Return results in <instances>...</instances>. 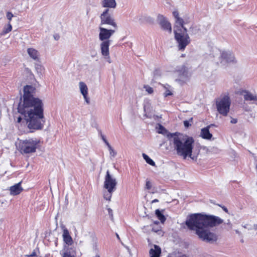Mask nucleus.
<instances>
[{
	"instance_id": "1",
	"label": "nucleus",
	"mask_w": 257,
	"mask_h": 257,
	"mask_svg": "<svg viewBox=\"0 0 257 257\" xmlns=\"http://www.w3.org/2000/svg\"><path fill=\"white\" fill-rule=\"evenodd\" d=\"M35 88L26 85L24 88L23 100L19 103L18 112L24 117L30 130H39L44 127V104L41 99L33 96Z\"/></svg>"
},
{
	"instance_id": "2",
	"label": "nucleus",
	"mask_w": 257,
	"mask_h": 257,
	"mask_svg": "<svg viewBox=\"0 0 257 257\" xmlns=\"http://www.w3.org/2000/svg\"><path fill=\"white\" fill-rule=\"evenodd\" d=\"M223 221L218 216L195 213L187 217L186 225L189 229L195 231L196 234L201 240L208 242H213L216 241L217 236L210 231L209 228L219 225Z\"/></svg>"
},
{
	"instance_id": "3",
	"label": "nucleus",
	"mask_w": 257,
	"mask_h": 257,
	"mask_svg": "<svg viewBox=\"0 0 257 257\" xmlns=\"http://www.w3.org/2000/svg\"><path fill=\"white\" fill-rule=\"evenodd\" d=\"M171 142L178 156L183 159L189 158L192 160H197L200 151L195 147V141L192 137L173 134Z\"/></svg>"
},
{
	"instance_id": "4",
	"label": "nucleus",
	"mask_w": 257,
	"mask_h": 257,
	"mask_svg": "<svg viewBox=\"0 0 257 257\" xmlns=\"http://www.w3.org/2000/svg\"><path fill=\"white\" fill-rule=\"evenodd\" d=\"M173 15L175 19L174 27L175 39L178 44L179 50L184 51L191 42L190 37L187 34V29L184 27V25L189 23V18L180 17L177 11H173Z\"/></svg>"
},
{
	"instance_id": "5",
	"label": "nucleus",
	"mask_w": 257,
	"mask_h": 257,
	"mask_svg": "<svg viewBox=\"0 0 257 257\" xmlns=\"http://www.w3.org/2000/svg\"><path fill=\"white\" fill-rule=\"evenodd\" d=\"M39 141L34 138L20 141L19 148L22 154H29L36 152Z\"/></svg>"
},
{
	"instance_id": "6",
	"label": "nucleus",
	"mask_w": 257,
	"mask_h": 257,
	"mask_svg": "<svg viewBox=\"0 0 257 257\" xmlns=\"http://www.w3.org/2000/svg\"><path fill=\"white\" fill-rule=\"evenodd\" d=\"M215 54L218 55V60H216L217 64L225 66L227 64H235L237 63L234 55L230 51H219L216 50Z\"/></svg>"
},
{
	"instance_id": "7",
	"label": "nucleus",
	"mask_w": 257,
	"mask_h": 257,
	"mask_svg": "<svg viewBox=\"0 0 257 257\" xmlns=\"http://www.w3.org/2000/svg\"><path fill=\"white\" fill-rule=\"evenodd\" d=\"M175 73L177 76L175 81L180 85H183L189 81L191 77V74L188 69L184 65L178 67Z\"/></svg>"
},
{
	"instance_id": "8",
	"label": "nucleus",
	"mask_w": 257,
	"mask_h": 257,
	"mask_svg": "<svg viewBox=\"0 0 257 257\" xmlns=\"http://www.w3.org/2000/svg\"><path fill=\"white\" fill-rule=\"evenodd\" d=\"M230 100L228 96L223 97L216 101V107L219 113L224 116L227 115L230 108Z\"/></svg>"
},
{
	"instance_id": "9",
	"label": "nucleus",
	"mask_w": 257,
	"mask_h": 257,
	"mask_svg": "<svg viewBox=\"0 0 257 257\" xmlns=\"http://www.w3.org/2000/svg\"><path fill=\"white\" fill-rule=\"evenodd\" d=\"M109 11L108 9H106L100 15L101 24L109 25L112 26L115 29H116L117 28V24L114 19L110 16Z\"/></svg>"
},
{
	"instance_id": "10",
	"label": "nucleus",
	"mask_w": 257,
	"mask_h": 257,
	"mask_svg": "<svg viewBox=\"0 0 257 257\" xmlns=\"http://www.w3.org/2000/svg\"><path fill=\"white\" fill-rule=\"evenodd\" d=\"M117 181L116 179L111 175L108 170L107 171L105 176L104 182V188L106 190H116Z\"/></svg>"
},
{
	"instance_id": "11",
	"label": "nucleus",
	"mask_w": 257,
	"mask_h": 257,
	"mask_svg": "<svg viewBox=\"0 0 257 257\" xmlns=\"http://www.w3.org/2000/svg\"><path fill=\"white\" fill-rule=\"evenodd\" d=\"M99 39L102 42L110 41L109 39L115 33V30L107 29L103 27H99Z\"/></svg>"
},
{
	"instance_id": "12",
	"label": "nucleus",
	"mask_w": 257,
	"mask_h": 257,
	"mask_svg": "<svg viewBox=\"0 0 257 257\" xmlns=\"http://www.w3.org/2000/svg\"><path fill=\"white\" fill-rule=\"evenodd\" d=\"M157 21L163 30L171 33V25L165 17L162 15H158L157 16Z\"/></svg>"
},
{
	"instance_id": "13",
	"label": "nucleus",
	"mask_w": 257,
	"mask_h": 257,
	"mask_svg": "<svg viewBox=\"0 0 257 257\" xmlns=\"http://www.w3.org/2000/svg\"><path fill=\"white\" fill-rule=\"evenodd\" d=\"M110 44V41H105L102 42L100 44L101 53L104 58H109Z\"/></svg>"
},
{
	"instance_id": "14",
	"label": "nucleus",
	"mask_w": 257,
	"mask_h": 257,
	"mask_svg": "<svg viewBox=\"0 0 257 257\" xmlns=\"http://www.w3.org/2000/svg\"><path fill=\"white\" fill-rule=\"evenodd\" d=\"M244 100L251 101L252 103L257 105V95L246 90H243L241 93Z\"/></svg>"
},
{
	"instance_id": "15",
	"label": "nucleus",
	"mask_w": 257,
	"mask_h": 257,
	"mask_svg": "<svg viewBox=\"0 0 257 257\" xmlns=\"http://www.w3.org/2000/svg\"><path fill=\"white\" fill-rule=\"evenodd\" d=\"M23 189L21 186V182L16 184L10 188V194L12 195H17L19 194Z\"/></svg>"
},
{
	"instance_id": "16",
	"label": "nucleus",
	"mask_w": 257,
	"mask_h": 257,
	"mask_svg": "<svg viewBox=\"0 0 257 257\" xmlns=\"http://www.w3.org/2000/svg\"><path fill=\"white\" fill-rule=\"evenodd\" d=\"M27 53L29 57L35 61H39L40 54L39 52L33 48H29L27 49Z\"/></svg>"
},
{
	"instance_id": "17",
	"label": "nucleus",
	"mask_w": 257,
	"mask_h": 257,
	"mask_svg": "<svg viewBox=\"0 0 257 257\" xmlns=\"http://www.w3.org/2000/svg\"><path fill=\"white\" fill-rule=\"evenodd\" d=\"M103 8L106 9H115L116 7L115 0H102L101 2Z\"/></svg>"
},
{
	"instance_id": "18",
	"label": "nucleus",
	"mask_w": 257,
	"mask_h": 257,
	"mask_svg": "<svg viewBox=\"0 0 257 257\" xmlns=\"http://www.w3.org/2000/svg\"><path fill=\"white\" fill-rule=\"evenodd\" d=\"M161 253V249L157 245H152L149 251L150 257H160Z\"/></svg>"
},
{
	"instance_id": "19",
	"label": "nucleus",
	"mask_w": 257,
	"mask_h": 257,
	"mask_svg": "<svg viewBox=\"0 0 257 257\" xmlns=\"http://www.w3.org/2000/svg\"><path fill=\"white\" fill-rule=\"evenodd\" d=\"M211 125H208L207 126L204 127L201 129L200 133V136L204 139L210 140L212 135L209 132V128Z\"/></svg>"
},
{
	"instance_id": "20",
	"label": "nucleus",
	"mask_w": 257,
	"mask_h": 257,
	"mask_svg": "<svg viewBox=\"0 0 257 257\" xmlns=\"http://www.w3.org/2000/svg\"><path fill=\"white\" fill-rule=\"evenodd\" d=\"M63 238L64 241L68 244L71 243L72 241V238L69 234L68 230L66 228H64L63 231Z\"/></svg>"
},
{
	"instance_id": "21",
	"label": "nucleus",
	"mask_w": 257,
	"mask_h": 257,
	"mask_svg": "<svg viewBox=\"0 0 257 257\" xmlns=\"http://www.w3.org/2000/svg\"><path fill=\"white\" fill-rule=\"evenodd\" d=\"M79 87L81 93L83 97H86V95H88V88L86 84L83 82L79 83Z\"/></svg>"
},
{
	"instance_id": "22",
	"label": "nucleus",
	"mask_w": 257,
	"mask_h": 257,
	"mask_svg": "<svg viewBox=\"0 0 257 257\" xmlns=\"http://www.w3.org/2000/svg\"><path fill=\"white\" fill-rule=\"evenodd\" d=\"M162 86L165 90V91L164 93V95L165 97H167L173 94L172 87L171 86L168 84H162Z\"/></svg>"
},
{
	"instance_id": "23",
	"label": "nucleus",
	"mask_w": 257,
	"mask_h": 257,
	"mask_svg": "<svg viewBox=\"0 0 257 257\" xmlns=\"http://www.w3.org/2000/svg\"><path fill=\"white\" fill-rule=\"evenodd\" d=\"M35 67L37 73L40 76H42L44 74L45 72V68L41 64H36Z\"/></svg>"
},
{
	"instance_id": "24",
	"label": "nucleus",
	"mask_w": 257,
	"mask_h": 257,
	"mask_svg": "<svg viewBox=\"0 0 257 257\" xmlns=\"http://www.w3.org/2000/svg\"><path fill=\"white\" fill-rule=\"evenodd\" d=\"M156 215L158 218L161 221L162 223H164L166 220L165 216L160 211L159 209H157L155 211Z\"/></svg>"
},
{
	"instance_id": "25",
	"label": "nucleus",
	"mask_w": 257,
	"mask_h": 257,
	"mask_svg": "<svg viewBox=\"0 0 257 257\" xmlns=\"http://www.w3.org/2000/svg\"><path fill=\"white\" fill-rule=\"evenodd\" d=\"M103 193L104 198L108 201H110L112 196V193L114 191V190H106Z\"/></svg>"
},
{
	"instance_id": "26",
	"label": "nucleus",
	"mask_w": 257,
	"mask_h": 257,
	"mask_svg": "<svg viewBox=\"0 0 257 257\" xmlns=\"http://www.w3.org/2000/svg\"><path fill=\"white\" fill-rule=\"evenodd\" d=\"M143 157L148 164L152 166H155V163L154 162V161L152 159H151L147 155L143 153Z\"/></svg>"
},
{
	"instance_id": "27",
	"label": "nucleus",
	"mask_w": 257,
	"mask_h": 257,
	"mask_svg": "<svg viewBox=\"0 0 257 257\" xmlns=\"http://www.w3.org/2000/svg\"><path fill=\"white\" fill-rule=\"evenodd\" d=\"M242 227L244 228L247 229L248 230H253L255 232H252V233H255L257 234V225L254 224L251 225L249 224L242 225Z\"/></svg>"
},
{
	"instance_id": "28",
	"label": "nucleus",
	"mask_w": 257,
	"mask_h": 257,
	"mask_svg": "<svg viewBox=\"0 0 257 257\" xmlns=\"http://www.w3.org/2000/svg\"><path fill=\"white\" fill-rule=\"evenodd\" d=\"M107 147L109 152L110 158L111 159L114 158L116 155V152L112 148L110 144L107 146Z\"/></svg>"
},
{
	"instance_id": "29",
	"label": "nucleus",
	"mask_w": 257,
	"mask_h": 257,
	"mask_svg": "<svg viewBox=\"0 0 257 257\" xmlns=\"http://www.w3.org/2000/svg\"><path fill=\"white\" fill-rule=\"evenodd\" d=\"M144 88L148 94H152L154 92V89L148 85H145Z\"/></svg>"
},
{
	"instance_id": "30",
	"label": "nucleus",
	"mask_w": 257,
	"mask_h": 257,
	"mask_svg": "<svg viewBox=\"0 0 257 257\" xmlns=\"http://www.w3.org/2000/svg\"><path fill=\"white\" fill-rule=\"evenodd\" d=\"M12 30V26L11 24L10 23V22L8 23L7 27L4 28L3 31V34H6L10 32H11Z\"/></svg>"
},
{
	"instance_id": "31",
	"label": "nucleus",
	"mask_w": 257,
	"mask_h": 257,
	"mask_svg": "<svg viewBox=\"0 0 257 257\" xmlns=\"http://www.w3.org/2000/svg\"><path fill=\"white\" fill-rule=\"evenodd\" d=\"M151 188H152V183H151V181L147 179L146 182V188L148 190H150V189H151Z\"/></svg>"
},
{
	"instance_id": "32",
	"label": "nucleus",
	"mask_w": 257,
	"mask_h": 257,
	"mask_svg": "<svg viewBox=\"0 0 257 257\" xmlns=\"http://www.w3.org/2000/svg\"><path fill=\"white\" fill-rule=\"evenodd\" d=\"M6 16H7V19L9 21V22L10 23L11 21L12 20V19L14 17L13 14L11 12H8L7 13Z\"/></svg>"
},
{
	"instance_id": "33",
	"label": "nucleus",
	"mask_w": 257,
	"mask_h": 257,
	"mask_svg": "<svg viewBox=\"0 0 257 257\" xmlns=\"http://www.w3.org/2000/svg\"><path fill=\"white\" fill-rule=\"evenodd\" d=\"M166 130L165 128L161 125H159V128L158 130V133L159 134H164Z\"/></svg>"
},
{
	"instance_id": "34",
	"label": "nucleus",
	"mask_w": 257,
	"mask_h": 257,
	"mask_svg": "<svg viewBox=\"0 0 257 257\" xmlns=\"http://www.w3.org/2000/svg\"><path fill=\"white\" fill-rule=\"evenodd\" d=\"M101 138L102 139V140H103V141L104 142V143L105 144V145L106 146H108L109 145V143L108 142V141L106 140L105 136L103 135H101Z\"/></svg>"
},
{
	"instance_id": "35",
	"label": "nucleus",
	"mask_w": 257,
	"mask_h": 257,
	"mask_svg": "<svg viewBox=\"0 0 257 257\" xmlns=\"http://www.w3.org/2000/svg\"><path fill=\"white\" fill-rule=\"evenodd\" d=\"M184 124L186 127H188L189 125H190V124L189 123V121L187 120H185L184 121Z\"/></svg>"
},
{
	"instance_id": "36",
	"label": "nucleus",
	"mask_w": 257,
	"mask_h": 257,
	"mask_svg": "<svg viewBox=\"0 0 257 257\" xmlns=\"http://www.w3.org/2000/svg\"><path fill=\"white\" fill-rule=\"evenodd\" d=\"M84 97V99H85L86 102L87 103V104H89V99L88 97V95H86V97Z\"/></svg>"
},
{
	"instance_id": "37",
	"label": "nucleus",
	"mask_w": 257,
	"mask_h": 257,
	"mask_svg": "<svg viewBox=\"0 0 257 257\" xmlns=\"http://www.w3.org/2000/svg\"><path fill=\"white\" fill-rule=\"evenodd\" d=\"M144 109L145 112H147V111H148L149 107L146 104H144Z\"/></svg>"
},
{
	"instance_id": "38",
	"label": "nucleus",
	"mask_w": 257,
	"mask_h": 257,
	"mask_svg": "<svg viewBox=\"0 0 257 257\" xmlns=\"http://www.w3.org/2000/svg\"><path fill=\"white\" fill-rule=\"evenodd\" d=\"M63 257H75V256H72L68 253H65L64 254Z\"/></svg>"
},
{
	"instance_id": "39",
	"label": "nucleus",
	"mask_w": 257,
	"mask_h": 257,
	"mask_svg": "<svg viewBox=\"0 0 257 257\" xmlns=\"http://www.w3.org/2000/svg\"><path fill=\"white\" fill-rule=\"evenodd\" d=\"M230 122L231 123H236L237 122V119L235 118H232Z\"/></svg>"
},
{
	"instance_id": "40",
	"label": "nucleus",
	"mask_w": 257,
	"mask_h": 257,
	"mask_svg": "<svg viewBox=\"0 0 257 257\" xmlns=\"http://www.w3.org/2000/svg\"><path fill=\"white\" fill-rule=\"evenodd\" d=\"M21 120H22V117L21 116H19L17 118V122L18 123H20L21 121Z\"/></svg>"
},
{
	"instance_id": "41",
	"label": "nucleus",
	"mask_w": 257,
	"mask_h": 257,
	"mask_svg": "<svg viewBox=\"0 0 257 257\" xmlns=\"http://www.w3.org/2000/svg\"><path fill=\"white\" fill-rule=\"evenodd\" d=\"M227 224L228 225H229L230 228H232V224H231V223L229 221H228V222L227 223Z\"/></svg>"
},
{
	"instance_id": "42",
	"label": "nucleus",
	"mask_w": 257,
	"mask_h": 257,
	"mask_svg": "<svg viewBox=\"0 0 257 257\" xmlns=\"http://www.w3.org/2000/svg\"><path fill=\"white\" fill-rule=\"evenodd\" d=\"M223 210L226 212H228V209H227V208H226L225 207L223 206L222 207Z\"/></svg>"
},
{
	"instance_id": "43",
	"label": "nucleus",
	"mask_w": 257,
	"mask_h": 257,
	"mask_svg": "<svg viewBox=\"0 0 257 257\" xmlns=\"http://www.w3.org/2000/svg\"><path fill=\"white\" fill-rule=\"evenodd\" d=\"M105 59L107 60V62L109 63H110L111 62V60H110V56H109V58H105Z\"/></svg>"
},
{
	"instance_id": "44",
	"label": "nucleus",
	"mask_w": 257,
	"mask_h": 257,
	"mask_svg": "<svg viewBox=\"0 0 257 257\" xmlns=\"http://www.w3.org/2000/svg\"><path fill=\"white\" fill-rule=\"evenodd\" d=\"M235 231L237 234H240V232L238 230H235Z\"/></svg>"
},
{
	"instance_id": "45",
	"label": "nucleus",
	"mask_w": 257,
	"mask_h": 257,
	"mask_svg": "<svg viewBox=\"0 0 257 257\" xmlns=\"http://www.w3.org/2000/svg\"><path fill=\"white\" fill-rule=\"evenodd\" d=\"M116 235L117 238L118 239H120L119 236V235H118V234L117 233H116Z\"/></svg>"
},
{
	"instance_id": "46",
	"label": "nucleus",
	"mask_w": 257,
	"mask_h": 257,
	"mask_svg": "<svg viewBox=\"0 0 257 257\" xmlns=\"http://www.w3.org/2000/svg\"><path fill=\"white\" fill-rule=\"evenodd\" d=\"M35 253L34 252H33V253H32V254L30 255V256H35Z\"/></svg>"
},
{
	"instance_id": "47",
	"label": "nucleus",
	"mask_w": 257,
	"mask_h": 257,
	"mask_svg": "<svg viewBox=\"0 0 257 257\" xmlns=\"http://www.w3.org/2000/svg\"><path fill=\"white\" fill-rule=\"evenodd\" d=\"M158 200L157 199H155V200H154L153 201V202H158Z\"/></svg>"
},
{
	"instance_id": "48",
	"label": "nucleus",
	"mask_w": 257,
	"mask_h": 257,
	"mask_svg": "<svg viewBox=\"0 0 257 257\" xmlns=\"http://www.w3.org/2000/svg\"><path fill=\"white\" fill-rule=\"evenodd\" d=\"M147 19L150 21L152 20V18L151 17H148Z\"/></svg>"
},
{
	"instance_id": "49",
	"label": "nucleus",
	"mask_w": 257,
	"mask_h": 257,
	"mask_svg": "<svg viewBox=\"0 0 257 257\" xmlns=\"http://www.w3.org/2000/svg\"><path fill=\"white\" fill-rule=\"evenodd\" d=\"M112 211V210H111L110 208H109V209H108V211H109V212H110V211Z\"/></svg>"
},
{
	"instance_id": "50",
	"label": "nucleus",
	"mask_w": 257,
	"mask_h": 257,
	"mask_svg": "<svg viewBox=\"0 0 257 257\" xmlns=\"http://www.w3.org/2000/svg\"><path fill=\"white\" fill-rule=\"evenodd\" d=\"M95 257H100V256L98 255H96Z\"/></svg>"
},
{
	"instance_id": "51",
	"label": "nucleus",
	"mask_w": 257,
	"mask_h": 257,
	"mask_svg": "<svg viewBox=\"0 0 257 257\" xmlns=\"http://www.w3.org/2000/svg\"><path fill=\"white\" fill-rule=\"evenodd\" d=\"M54 38H55V39L56 40V38H57V37H56V36H54Z\"/></svg>"
},
{
	"instance_id": "52",
	"label": "nucleus",
	"mask_w": 257,
	"mask_h": 257,
	"mask_svg": "<svg viewBox=\"0 0 257 257\" xmlns=\"http://www.w3.org/2000/svg\"><path fill=\"white\" fill-rule=\"evenodd\" d=\"M54 38H55V39L56 40V38H57V37H56V36H54Z\"/></svg>"
}]
</instances>
